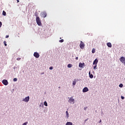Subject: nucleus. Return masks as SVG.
Here are the masks:
<instances>
[{"instance_id": "1", "label": "nucleus", "mask_w": 125, "mask_h": 125, "mask_svg": "<svg viewBox=\"0 0 125 125\" xmlns=\"http://www.w3.org/2000/svg\"><path fill=\"white\" fill-rule=\"evenodd\" d=\"M36 22L39 26H41V25H42V22L41 21V19H40V17H36Z\"/></svg>"}, {"instance_id": "2", "label": "nucleus", "mask_w": 125, "mask_h": 125, "mask_svg": "<svg viewBox=\"0 0 125 125\" xmlns=\"http://www.w3.org/2000/svg\"><path fill=\"white\" fill-rule=\"evenodd\" d=\"M84 46H85V45L84 44V43L83 42V41L80 42V47L81 49H83L84 48Z\"/></svg>"}, {"instance_id": "3", "label": "nucleus", "mask_w": 125, "mask_h": 125, "mask_svg": "<svg viewBox=\"0 0 125 125\" xmlns=\"http://www.w3.org/2000/svg\"><path fill=\"white\" fill-rule=\"evenodd\" d=\"M120 61L122 62V63L125 64V58L124 57H121L120 59Z\"/></svg>"}, {"instance_id": "4", "label": "nucleus", "mask_w": 125, "mask_h": 125, "mask_svg": "<svg viewBox=\"0 0 125 125\" xmlns=\"http://www.w3.org/2000/svg\"><path fill=\"white\" fill-rule=\"evenodd\" d=\"M30 100V97L27 96L23 100V101H24V102H29V101Z\"/></svg>"}, {"instance_id": "5", "label": "nucleus", "mask_w": 125, "mask_h": 125, "mask_svg": "<svg viewBox=\"0 0 125 125\" xmlns=\"http://www.w3.org/2000/svg\"><path fill=\"white\" fill-rule=\"evenodd\" d=\"M2 83L4 85H7L8 84V82L6 80H3Z\"/></svg>"}, {"instance_id": "6", "label": "nucleus", "mask_w": 125, "mask_h": 125, "mask_svg": "<svg viewBox=\"0 0 125 125\" xmlns=\"http://www.w3.org/2000/svg\"><path fill=\"white\" fill-rule=\"evenodd\" d=\"M33 55L36 58H39V57H40V54L38 52H34Z\"/></svg>"}, {"instance_id": "7", "label": "nucleus", "mask_w": 125, "mask_h": 125, "mask_svg": "<svg viewBox=\"0 0 125 125\" xmlns=\"http://www.w3.org/2000/svg\"><path fill=\"white\" fill-rule=\"evenodd\" d=\"M68 101L71 104H74V101H75V100L72 98H70Z\"/></svg>"}, {"instance_id": "8", "label": "nucleus", "mask_w": 125, "mask_h": 125, "mask_svg": "<svg viewBox=\"0 0 125 125\" xmlns=\"http://www.w3.org/2000/svg\"><path fill=\"white\" fill-rule=\"evenodd\" d=\"M87 91H88V88L87 87H85L83 89V92H87Z\"/></svg>"}, {"instance_id": "9", "label": "nucleus", "mask_w": 125, "mask_h": 125, "mask_svg": "<svg viewBox=\"0 0 125 125\" xmlns=\"http://www.w3.org/2000/svg\"><path fill=\"white\" fill-rule=\"evenodd\" d=\"M97 63H98V60L96 59L93 62V65H97Z\"/></svg>"}, {"instance_id": "10", "label": "nucleus", "mask_w": 125, "mask_h": 125, "mask_svg": "<svg viewBox=\"0 0 125 125\" xmlns=\"http://www.w3.org/2000/svg\"><path fill=\"white\" fill-rule=\"evenodd\" d=\"M84 66V63H82V62H80L79 65V67L80 68H83V67Z\"/></svg>"}, {"instance_id": "11", "label": "nucleus", "mask_w": 125, "mask_h": 125, "mask_svg": "<svg viewBox=\"0 0 125 125\" xmlns=\"http://www.w3.org/2000/svg\"><path fill=\"white\" fill-rule=\"evenodd\" d=\"M89 76L90 79H93V75L90 74V71L89 72Z\"/></svg>"}, {"instance_id": "12", "label": "nucleus", "mask_w": 125, "mask_h": 125, "mask_svg": "<svg viewBox=\"0 0 125 125\" xmlns=\"http://www.w3.org/2000/svg\"><path fill=\"white\" fill-rule=\"evenodd\" d=\"M47 14L46 13L43 12L42 13V16L43 17V18H45V17L46 16Z\"/></svg>"}, {"instance_id": "13", "label": "nucleus", "mask_w": 125, "mask_h": 125, "mask_svg": "<svg viewBox=\"0 0 125 125\" xmlns=\"http://www.w3.org/2000/svg\"><path fill=\"white\" fill-rule=\"evenodd\" d=\"M107 45L108 47H112V44L111 43V42H108L107 43Z\"/></svg>"}, {"instance_id": "14", "label": "nucleus", "mask_w": 125, "mask_h": 125, "mask_svg": "<svg viewBox=\"0 0 125 125\" xmlns=\"http://www.w3.org/2000/svg\"><path fill=\"white\" fill-rule=\"evenodd\" d=\"M65 125H73V123L71 122H67Z\"/></svg>"}, {"instance_id": "15", "label": "nucleus", "mask_w": 125, "mask_h": 125, "mask_svg": "<svg viewBox=\"0 0 125 125\" xmlns=\"http://www.w3.org/2000/svg\"><path fill=\"white\" fill-rule=\"evenodd\" d=\"M76 83L77 81H76V79H75L74 81L73 82V85H76Z\"/></svg>"}, {"instance_id": "16", "label": "nucleus", "mask_w": 125, "mask_h": 125, "mask_svg": "<svg viewBox=\"0 0 125 125\" xmlns=\"http://www.w3.org/2000/svg\"><path fill=\"white\" fill-rule=\"evenodd\" d=\"M73 65H72V64H68L67 65L68 68H72V66Z\"/></svg>"}, {"instance_id": "17", "label": "nucleus", "mask_w": 125, "mask_h": 125, "mask_svg": "<svg viewBox=\"0 0 125 125\" xmlns=\"http://www.w3.org/2000/svg\"><path fill=\"white\" fill-rule=\"evenodd\" d=\"M2 15H4V16H5V15H6V12H5V11H3Z\"/></svg>"}, {"instance_id": "18", "label": "nucleus", "mask_w": 125, "mask_h": 125, "mask_svg": "<svg viewBox=\"0 0 125 125\" xmlns=\"http://www.w3.org/2000/svg\"><path fill=\"white\" fill-rule=\"evenodd\" d=\"M92 53H95V48H93Z\"/></svg>"}, {"instance_id": "19", "label": "nucleus", "mask_w": 125, "mask_h": 125, "mask_svg": "<svg viewBox=\"0 0 125 125\" xmlns=\"http://www.w3.org/2000/svg\"><path fill=\"white\" fill-rule=\"evenodd\" d=\"M3 43L5 45V46H7V44H6V41H4L3 42Z\"/></svg>"}, {"instance_id": "20", "label": "nucleus", "mask_w": 125, "mask_h": 125, "mask_svg": "<svg viewBox=\"0 0 125 125\" xmlns=\"http://www.w3.org/2000/svg\"><path fill=\"white\" fill-rule=\"evenodd\" d=\"M44 105L45 106H47V102H46V101H45V102H44Z\"/></svg>"}, {"instance_id": "21", "label": "nucleus", "mask_w": 125, "mask_h": 125, "mask_svg": "<svg viewBox=\"0 0 125 125\" xmlns=\"http://www.w3.org/2000/svg\"><path fill=\"white\" fill-rule=\"evenodd\" d=\"M66 115L67 118H69V113H68V111H66Z\"/></svg>"}, {"instance_id": "22", "label": "nucleus", "mask_w": 125, "mask_h": 125, "mask_svg": "<svg viewBox=\"0 0 125 125\" xmlns=\"http://www.w3.org/2000/svg\"><path fill=\"white\" fill-rule=\"evenodd\" d=\"M97 67V64H95V65L93 66V69H96Z\"/></svg>"}, {"instance_id": "23", "label": "nucleus", "mask_w": 125, "mask_h": 125, "mask_svg": "<svg viewBox=\"0 0 125 125\" xmlns=\"http://www.w3.org/2000/svg\"><path fill=\"white\" fill-rule=\"evenodd\" d=\"M60 42H64V40L62 39L61 40L59 41Z\"/></svg>"}, {"instance_id": "24", "label": "nucleus", "mask_w": 125, "mask_h": 125, "mask_svg": "<svg viewBox=\"0 0 125 125\" xmlns=\"http://www.w3.org/2000/svg\"><path fill=\"white\" fill-rule=\"evenodd\" d=\"M13 81H14V82H17V78H14Z\"/></svg>"}, {"instance_id": "25", "label": "nucleus", "mask_w": 125, "mask_h": 125, "mask_svg": "<svg viewBox=\"0 0 125 125\" xmlns=\"http://www.w3.org/2000/svg\"><path fill=\"white\" fill-rule=\"evenodd\" d=\"M123 86H124V85L122 83L119 85V87H123Z\"/></svg>"}, {"instance_id": "26", "label": "nucleus", "mask_w": 125, "mask_h": 125, "mask_svg": "<svg viewBox=\"0 0 125 125\" xmlns=\"http://www.w3.org/2000/svg\"><path fill=\"white\" fill-rule=\"evenodd\" d=\"M28 125V122H25V123H23V124H22V125Z\"/></svg>"}, {"instance_id": "27", "label": "nucleus", "mask_w": 125, "mask_h": 125, "mask_svg": "<svg viewBox=\"0 0 125 125\" xmlns=\"http://www.w3.org/2000/svg\"><path fill=\"white\" fill-rule=\"evenodd\" d=\"M17 60H18V61H20V60H21V58H18L17 59Z\"/></svg>"}, {"instance_id": "28", "label": "nucleus", "mask_w": 125, "mask_h": 125, "mask_svg": "<svg viewBox=\"0 0 125 125\" xmlns=\"http://www.w3.org/2000/svg\"><path fill=\"white\" fill-rule=\"evenodd\" d=\"M2 25V23H1V21H0V28L1 27V26Z\"/></svg>"}, {"instance_id": "29", "label": "nucleus", "mask_w": 125, "mask_h": 125, "mask_svg": "<svg viewBox=\"0 0 125 125\" xmlns=\"http://www.w3.org/2000/svg\"><path fill=\"white\" fill-rule=\"evenodd\" d=\"M53 67H52V66H51L49 67L50 70H53Z\"/></svg>"}, {"instance_id": "30", "label": "nucleus", "mask_w": 125, "mask_h": 125, "mask_svg": "<svg viewBox=\"0 0 125 125\" xmlns=\"http://www.w3.org/2000/svg\"><path fill=\"white\" fill-rule=\"evenodd\" d=\"M121 99H122V100L125 99V97H124V96H121Z\"/></svg>"}, {"instance_id": "31", "label": "nucleus", "mask_w": 125, "mask_h": 125, "mask_svg": "<svg viewBox=\"0 0 125 125\" xmlns=\"http://www.w3.org/2000/svg\"><path fill=\"white\" fill-rule=\"evenodd\" d=\"M5 38H6V39H7V38H9V35H6V37H5Z\"/></svg>"}, {"instance_id": "32", "label": "nucleus", "mask_w": 125, "mask_h": 125, "mask_svg": "<svg viewBox=\"0 0 125 125\" xmlns=\"http://www.w3.org/2000/svg\"><path fill=\"white\" fill-rule=\"evenodd\" d=\"M75 59H76V60H78V59H79V57H76Z\"/></svg>"}, {"instance_id": "33", "label": "nucleus", "mask_w": 125, "mask_h": 125, "mask_svg": "<svg viewBox=\"0 0 125 125\" xmlns=\"http://www.w3.org/2000/svg\"><path fill=\"white\" fill-rule=\"evenodd\" d=\"M17 2H19V0H17Z\"/></svg>"}, {"instance_id": "34", "label": "nucleus", "mask_w": 125, "mask_h": 125, "mask_svg": "<svg viewBox=\"0 0 125 125\" xmlns=\"http://www.w3.org/2000/svg\"><path fill=\"white\" fill-rule=\"evenodd\" d=\"M43 74H44V73H42L41 75H43Z\"/></svg>"}, {"instance_id": "35", "label": "nucleus", "mask_w": 125, "mask_h": 125, "mask_svg": "<svg viewBox=\"0 0 125 125\" xmlns=\"http://www.w3.org/2000/svg\"><path fill=\"white\" fill-rule=\"evenodd\" d=\"M85 109H86V108L85 107V108H84V110H85Z\"/></svg>"}]
</instances>
